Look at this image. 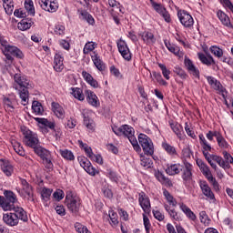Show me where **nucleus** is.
I'll list each match as a JSON object with an SVG mask.
<instances>
[{"instance_id": "f257e3e1", "label": "nucleus", "mask_w": 233, "mask_h": 233, "mask_svg": "<svg viewBox=\"0 0 233 233\" xmlns=\"http://www.w3.org/2000/svg\"><path fill=\"white\" fill-rule=\"evenodd\" d=\"M13 88L17 90L21 105L26 106L30 97L28 88H32V82L25 76L16 73L14 75Z\"/></svg>"}, {"instance_id": "f03ea898", "label": "nucleus", "mask_w": 233, "mask_h": 233, "mask_svg": "<svg viewBox=\"0 0 233 233\" xmlns=\"http://www.w3.org/2000/svg\"><path fill=\"white\" fill-rule=\"evenodd\" d=\"M111 128L114 134L118 137H127V139L131 143L136 152H141V147H139V144L137 143V139L136 138V136H134V134H136L134 127L128 125H123L120 127L113 125L111 126Z\"/></svg>"}, {"instance_id": "7ed1b4c3", "label": "nucleus", "mask_w": 233, "mask_h": 233, "mask_svg": "<svg viewBox=\"0 0 233 233\" xmlns=\"http://www.w3.org/2000/svg\"><path fill=\"white\" fill-rule=\"evenodd\" d=\"M22 134L24 136V143L26 147L33 148V150L39 146V138L37 137V134L30 131V129L25 127L21 128Z\"/></svg>"}, {"instance_id": "20e7f679", "label": "nucleus", "mask_w": 233, "mask_h": 233, "mask_svg": "<svg viewBox=\"0 0 233 233\" xmlns=\"http://www.w3.org/2000/svg\"><path fill=\"white\" fill-rule=\"evenodd\" d=\"M20 185L22 187H17L16 190L21 198L34 202V187L25 178H20Z\"/></svg>"}, {"instance_id": "39448f33", "label": "nucleus", "mask_w": 233, "mask_h": 233, "mask_svg": "<svg viewBox=\"0 0 233 233\" xmlns=\"http://www.w3.org/2000/svg\"><path fill=\"white\" fill-rule=\"evenodd\" d=\"M66 205L70 212L76 214V212H79V207H81V199H79V197L74 194V192L69 190L66 195Z\"/></svg>"}, {"instance_id": "423d86ee", "label": "nucleus", "mask_w": 233, "mask_h": 233, "mask_svg": "<svg viewBox=\"0 0 233 233\" xmlns=\"http://www.w3.org/2000/svg\"><path fill=\"white\" fill-rule=\"evenodd\" d=\"M138 143L142 147V149L146 156H153L154 155V143H152V139L148 137V136L145 134L138 135Z\"/></svg>"}, {"instance_id": "0eeeda50", "label": "nucleus", "mask_w": 233, "mask_h": 233, "mask_svg": "<svg viewBox=\"0 0 233 233\" xmlns=\"http://www.w3.org/2000/svg\"><path fill=\"white\" fill-rule=\"evenodd\" d=\"M4 203L2 205L3 210H12L14 207H15V203H17V196L13 191H5L4 193Z\"/></svg>"}, {"instance_id": "6e6552de", "label": "nucleus", "mask_w": 233, "mask_h": 233, "mask_svg": "<svg viewBox=\"0 0 233 233\" xmlns=\"http://www.w3.org/2000/svg\"><path fill=\"white\" fill-rule=\"evenodd\" d=\"M78 145L80 148H84L87 157L91 159V161H95L98 165H103V157L101 155H96L92 152V147H88L86 144L83 143L81 140H78Z\"/></svg>"}, {"instance_id": "1a4fd4ad", "label": "nucleus", "mask_w": 233, "mask_h": 233, "mask_svg": "<svg viewBox=\"0 0 233 233\" xmlns=\"http://www.w3.org/2000/svg\"><path fill=\"white\" fill-rule=\"evenodd\" d=\"M81 114L85 127H86L87 130L94 132V128H96V123H94V120L92 119V114H94V111L86 108L81 110Z\"/></svg>"}, {"instance_id": "9d476101", "label": "nucleus", "mask_w": 233, "mask_h": 233, "mask_svg": "<svg viewBox=\"0 0 233 233\" xmlns=\"http://www.w3.org/2000/svg\"><path fill=\"white\" fill-rule=\"evenodd\" d=\"M78 161L82 168H84V170L87 172L89 176H97V174H99V170L94 167L90 160H88L86 157H78Z\"/></svg>"}, {"instance_id": "9b49d317", "label": "nucleus", "mask_w": 233, "mask_h": 233, "mask_svg": "<svg viewBox=\"0 0 233 233\" xmlns=\"http://www.w3.org/2000/svg\"><path fill=\"white\" fill-rule=\"evenodd\" d=\"M138 203L144 214H150L152 206L150 205V198L145 192L138 194Z\"/></svg>"}, {"instance_id": "f8f14e48", "label": "nucleus", "mask_w": 233, "mask_h": 233, "mask_svg": "<svg viewBox=\"0 0 233 233\" xmlns=\"http://www.w3.org/2000/svg\"><path fill=\"white\" fill-rule=\"evenodd\" d=\"M177 17L185 28H191V26H194V18L192 15H190V14H188V12L178 11Z\"/></svg>"}, {"instance_id": "ddd939ff", "label": "nucleus", "mask_w": 233, "mask_h": 233, "mask_svg": "<svg viewBox=\"0 0 233 233\" xmlns=\"http://www.w3.org/2000/svg\"><path fill=\"white\" fill-rule=\"evenodd\" d=\"M96 49V43L94 42H88L85 45L84 47V54L85 57L87 59H99V55H97V52L94 51Z\"/></svg>"}, {"instance_id": "4468645a", "label": "nucleus", "mask_w": 233, "mask_h": 233, "mask_svg": "<svg viewBox=\"0 0 233 233\" xmlns=\"http://www.w3.org/2000/svg\"><path fill=\"white\" fill-rule=\"evenodd\" d=\"M184 66L186 70L188 72V74H190V76H193V77H195L196 79H199V76H200L199 68L196 66V65L194 64V62H192V60L185 59Z\"/></svg>"}, {"instance_id": "2eb2a0df", "label": "nucleus", "mask_w": 233, "mask_h": 233, "mask_svg": "<svg viewBox=\"0 0 233 233\" xmlns=\"http://www.w3.org/2000/svg\"><path fill=\"white\" fill-rule=\"evenodd\" d=\"M199 187L205 198L209 199V201H216L214 192H212V188H210V186H208V183H207V181H200Z\"/></svg>"}, {"instance_id": "dca6fc26", "label": "nucleus", "mask_w": 233, "mask_h": 233, "mask_svg": "<svg viewBox=\"0 0 233 233\" xmlns=\"http://www.w3.org/2000/svg\"><path fill=\"white\" fill-rule=\"evenodd\" d=\"M86 98L91 106H94L95 108H98V106H101V102H99V97H97V95L94 93L92 90H86Z\"/></svg>"}, {"instance_id": "f3484780", "label": "nucleus", "mask_w": 233, "mask_h": 233, "mask_svg": "<svg viewBox=\"0 0 233 233\" xmlns=\"http://www.w3.org/2000/svg\"><path fill=\"white\" fill-rule=\"evenodd\" d=\"M41 8L46 12L54 13L59 8L56 0H41L39 2Z\"/></svg>"}, {"instance_id": "a211bd4d", "label": "nucleus", "mask_w": 233, "mask_h": 233, "mask_svg": "<svg viewBox=\"0 0 233 233\" xmlns=\"http://www.w3.org/2000/svg\"><path fill=\"white\" fill-rule=\"evenodd\" d=\"M4 54L7 57V59H14V57H15L16 59H23V57H25L23 51H21V49H19L17 46H14L9 47L7 52Z\"/></svg>"}, {"instance_id": "6ab92c4d", "label": "nucleus", "mask_w": 233, "mask_h": 233, "mask_svg": "<svg viewBox=\"0 0 233 233\" xmlns=\"http://www.w3.org/2000/svg\"><path fill=\"white\" fill-rule=\"evenodd\" d=\"M117 48L124 59H132V55L130 54V49H128V46H127V42L120 39L117 42Z\"/></svg>"}, {"instance_id": "aec40b11", "label": "nucleus", "mask_w": 233, "mask_h": 233, "mask_svg": "<svg viewBox=\"0 0 233 233\" xmlns=\"http://www.w3.org/2000/svg\"><path fill=\"white\" fill-rule=\"evenodd\" d=\"M0 168L7 177H10L12 174H14V165H12L8 160L1 159Z\"/></svg>"}, {"instance_id": "412c9836", "label": "nucleus", "mask_w": 233, "mask_h": 233, "mask_svg": "<svg viewBox=\"0 0 233 233\" xmlns=\"http://www.w3.org/2000/svg\"><path fill=\"white\" fill-rule=\"evenodd\" d=\"M205 77L211 88L217 90V92H220L221 94L225 92V88L221 85V82L218 81L214 76H206Z\"/></svg>"}, {"instance_id": "4be33fe9", "label": "nucleus", "mask_w": 233, "mask_h": 233, "mask_svg": "<svg viewBox=\"0 0 233 233\" xmlns=\"http://www.w3.org/2000/svg\"><path fill=\"white\" fill-rule=\"evenodd\" d=\"M197 165L200 172H202L203 176L206 177V179H209L210 177H214L212 176V171H210V167H208V165L204 163L203 160L197 159Z\"/></svg>"}, {"instance_id": "5701e85b", "label": "nucleus", "mask_w": 233, "mask_h": 233, "mask_svg": "<svg viewBox=\"0 0 233 233\" xmlns=\"http://www.w3.org/2000/svg\"><path fill=\"white\" fill-rule=\"evenodd\" d=\"M51 110L58 117V119H65L66 112L65 108H63L59 103L52 102L51 104Z\"/></svg>"}, {"instance_id": "b1692460", "label": "nucleus", "mask_w": 233, "mask_h": 233, "mask_svg": "<svg viewBox=\"0 0 233 233\" xmlns=\"http://www.w3.org/2000/svg\"><path fill=\"white\" fill-rule=\"evenodd\" d=\"M12 210L14 211V216H16V220L19 221V219H21V221H28V215H26V211H25L23 208L14 206Z\"/></svg>"}, {"instance_id": "393cba45", "label": "nucleus", "mask_w": 233, "mask_h": 233, "mask_svg": "<svg viewBox=\"0 0 233 233\" xmlns=\"http://www.w3.org/2000/svg\"><path fill=\"white\" fill-rule=\"evenodd\" d=\"M169 127L171 130H173L174 134L178 137L181 141L183 139V126H181L177 122L170 121Z\"/></svg>"}, {"instance_id": "a878e982", "label": "nucleus", "mask_w": 233, "mask_h": 233, "mask_svg": "<svg viewBox=\"0 0 233 233\" xmlns=\"http://www.w3.org/2000/svg\"><path fill=\"white\" fill-rule=\"evenodd\" d=\"M3 221L9 227H15L19 223L17 217L14 213H5L3 217Z\"/></svg>"}, {"instance_id": "bb28decb", "label": "nucleus", "mask_w": 233, "mask_h": 233, "mask_svg": "<svg viewBox=\"0 0 233 233\" xmlns=\"http://www.w3.org/2000/svg\"><path fill=\"white\" fill-rule=\"evenodd\" d=\"M139 35L146 45H154L156 43V36L148 31H144Z\"/></svg>"}, {"instance_id": "cd10ccee", "label": "nucleus", "mask_w": 233, "mask_h": 233, "mask_svg": "<svg viewBox=\"0 0 233 233\" xmlns=\"http://www.w3.org/2000/svg\"><path fill=\"white\" fill-rule=\"evenodd\" d=\"M192 168H193L192 164L187 162V160H184L182 178L185 181H188V179H192Z\"/></svg>"}, {"instance_id": "c85d7f7f", "label": "nucleus", "mask_w": 233, "mask_h": 233, "mask_svg": "<svg viewBox=\"0 0 233 233\" xmlns=\"http://www.w3.org/2000/svg\"><path fill=\"white\" fill-rule=\"evenodd\" d=\"M163 196L167 203V205H168L170 208L177 207V200L174 198V196H172V194H170V192H168V190L164 189Z\"/></svg>"}, {"instance_id": "c756f323", "label": "nucleus", "mask_w": 233, "mask_h": 233, "mask_svg": "<svg viewBox=\"0 0 233 233\" xmlns=\"http://www.w3.org/2000/svg\"><path fill=\"white\" fill-rule=\"evenodd\" d=\"M164 208L167 212L169 218L173 219V221H180L181 219V215L176 211L175 208H170L168 204H164Z\"/></svg>"}, {"instance_id": "7c9ffc66", "label": "nucleus", "mask_w": 233, "mask_h": 233, "mask_svg": "<svg viewBox=\"0 0 233 233\" xmlns=\"http://www.w3.org/2000/svg\"><path fill=\"white\" fill-rule=\"evenodd\" d=\"M224 159L222 158V164L221 168H224L225 170L230 168V165L233 163V157L232 155H230L227 151H223Z\"/></svg>"}, {"instance_id": "2f4dec72", "label": "nucleus", "mask_w": 233, "mask_h": 233, "mask_svg": "<svg viewBox=\"0 0 233 233\" xmlns=\"http://www.w3.org/2000/svg\"><path fill=\"white\" fill-rule=\"evenodd\" d=\"M154 9L156 10V12H157V14H161L162 17L165 19L167 23H170V15L167 11V9L163 7V5L155 4Z\"/></svg>"}, {"instance_id": "473e14b6", "label": "nucleus", "mask_w": 233, "mask_h": 233, "mask_svg": "<svg viewBox=\"0 0 233 233\" xmlns=\"http://www.w3.org/2000/svg\"><path fill=\"white\" fill-rule=\"evenodd\" d=\"M82 77L85 79V81L90 85V86H93V88H98L99 83L96 82V79L86 71L82 72Z\"/></svg>"}, {"instance_id": "72a5a7b5", "label": "nucleus", "mask_w": 233, "mask_h": 233, "mask_svg": "<svg viewBox=\"0 0 233 233\" xmlns=\"http://www.w3.org/2000/svg\"><path fill=\"white\" fill-rule=\"evenodd\" d=\"M179 208L180 210H182V212H184V214H186L187 218H188V219H191V221H196L197 217L196 214L193 213L192 209H190V208H188L187 205L183 204V203H179Z\"/></svg>"}, {"instance_id": "f704fd0d", "label": "nucleus", "mask_w": 233, "mask_h": 233, "mask_svg": "<svg viewBox=\"0 0 233 233\" xmlns=\"http://www.w3.org/2000/svg\"><path fill=\"white\" fill-rule=\"evenodd\" d=\"M181 170L183 169L181 168L180 164H171L167 166L166 172L168 176H176V174H179Z\"/></svg>"}, {"instance_id": "c9c22d12", "label": "nucleus", "mask_w": 233, "mask_h": 233, "mask_svg": "<svg viewBox=\"0 0 233 233\" xmlns=\"http://www.w3.org/2000/svg\"><path fill=\"white\" fill-rule=\"evenodd\" d=\"M34 152L35 154H36V156L41 157V159H45V157H47L48 156L52 155L49 150L39 145L34 148Z\"/></svg>"}, {"instance_id": "e433bc0d", "label": "nucleus", "mask_w": 233, "mask_h": 233, "mask_svg": "<svg viewBox=\"0 0 233 233\" xmlns=\"http://www.w3.org/2000/svg\"><path fill=\"white\" fill-rule=\"evenodd\" d=\"M11 145L15 152L18 154V156H22V157H25V156H26L25 148H23V146H21V143L17 142V140H12Z\"/></svg>"}, {"instance_id": "4c0bfd02", "label": "nucleus", "mask_w": 233, "mask_h": 233, "mask_svg": "<svg viewBox=\"0 0 233 233\" xmlns=\"http://www.w3.org/2000/svg\"><path fill=\"white\" fill-rule=\"evenodd\" d=\"M32 25H34V21L29 18H24L18 23L19 30L25 31L32 28Z\"/></svg>"}, {"instance_id": "58836bf2", "label": "nucleus", "mask_w": 233, "mask_h": 233, "mask_svg": "<svg viewBox=\"0 0 233 233\" xmlns=\"http://www.w3.org/2000/svg\"><path fill=\"white\" fill-rule=\"evenodd\" d=\"M217 15L219 21H221L222 25H224V26H228V28L232 26V25L230 24V18L223 11H218L217 13Z\"/></svg>"}, {"instance_id": "ea45409f", "label": "nucleus", "mask_w": 233, "mask_h": 233, "mask_svg": "<svg viewBox=\"0 0 233 233\" xmlns=\"http://www.w3.org/2000/svg\"><path fill=\"white\" fill-rule=\"evenodd\" d=\"M71 94L78 101H85V94H83V89L79 87H71Z\"/></svg>"}, {"instance_id": "a19ab883", "label": "nucleus", "mask_w": 233, "mask_h": 233, "mask_svg": "<svg viewBox=\"0 0 233 233\" xmlns=\"http://www.w3.org/2000/svg\"><path fill=\"white\" fill-rule=\"evenodd\" d=\"M35 121H37V123H39L40 125H43V127H46V128H50V130H54V128H56V123L49 121L46 118H35Z\"/></svg>"}, {"instance_id": "79ce46f5", "label": "nucleus", "mask_w": 233, "mask_h": 233, "mask_svg": "<svg viewBox=\"0 0 233 233\" xmlns=\"http://www.w3.org/2000/svg\"><path fill=\"white\" fill-rule=\"evenodd\" d=\"M162 148L168 154L169 156H176L177 152L176 151V147L167 141L162 142Z\"/></svg>"}, {"instance_id": "37998d69", "label": "nucleus", "mask_w": 233, "mask_h": 233, "mask_svg": "<svg viewBox=\"0 0 233 233\" xmlns=\"http://www.w3.org/2000/svg\"><path fill=\"white\" fill-rule=\"evenodd\" d=\"M32 109H33V112H35V114L36 116H43V114L45 112V108H43V105H41V103L37 102V101L33 102Z\"/></svg>"}, {"instance_id": "c03bdc74", "label": "nucleus", "mask_w": 233, "mask_h": 233, "mask_svg": "<svg viewBox=\"0 0 233 233\" xmlns=\"http://www.w3.org/2000/svg\"><path fill=\"white\" fill-rule=\"evenodd\" d=\"M4 8L7 15H12L14 12V0H3Z\"/></svg>"}, {"instance_id": "a18cd8bd", "label": "nucleus", "mask_w": 233, "mask_h": 233, "mask_svg": "<svg viewBox=\"0 0 233 233\" xmlns=\"http://www.w3.org/2000/svg\"><path fill=\"white\" fill-rule=\"evenodd\" d=\"M25 8L28 15H35V8H34V2L32 0L25 1Z\"/></svg>"}, {"instance_id": "49530a36", "label": "nucleus", "mask_w": 233, "mask_h": 233, "mask_svg": "<svg viewBox=\"0 0 233 233\" xmlns=\"http://www.w3.org/2000/svg\"><path fill=\"white\" fill-rule=\"evenodd\" d=\"M217 143L219 148H221V150L227 151L228 150V148H230V144L227 142V139H225L224 137H218Z\"/></svg>"}, {"instance_id": "de8ad7c7", "label": "nucleus", "mask_w": 233, "mask_h": 233, "mask_svg": "<svg viewBox=\"0 0 233 233\" xmlns=\"http://www.w3.org/2000/svg\"><path fill=\"white\" fill-rule=\"evenodd\" d=\"M140 165L144 167V168H150L153 165L152 159L140 154Z\"/></svg>"}, {"instance_id": "09e8293b", "label": "nucleus", "mask_w": 233, "mask_h": 233, "mask_svg": "<svg viewBox=\"0 0 233 233\" xmlns=\"http://www.w3.org/2000/svg\"><path fill=\"white\" fill-rule=\"evenodd\" d=\"M59 153L62 157H64V159H66L67 161H74V159H76V157H74V153H72V151L68 149H60Z\"/></svg>"}, {"instance_id": "8fccbe9b", "label": "nucleus", "mask_w": 233, "mask_h": 233, "mask_svg": "<svg viewBox=\"0 0 233 233\" xmlns=\"http://www.w3.org/2000/svg\"><path fill=\"white\" fill-rule=\"evenodd\" d=\"M108 5L113 8L110 10L111 14H114V12H116V14L121 12V4H119V2L116 0H108Z\"/></svg>"}, {"instance_id": "3c124183", "label": "nucleus", "mask_w": 233, "mask_h": 233, "mask_svg": "<svg viewBox=\"0 0 233 233\" xmlns=\"http://www.w3.org/2000/svg\"><path fill=\"white\" fill-rule=\"evenodd\" d=\"M53 189L43 187L41 190V198L43 201H50V197L52 196Z\"/></svg>"}, {"instance_id": "603ef678", "label": "nucleus", "mask_w": 233, "mask_h": 233, "mask_svg": "<svg viewBox=\"0 0 233 233\" xmlns=\"http://www.w3.org/2000/svg\"><path fill=\"white\" fill-rule=\"evenodd\" d=\"M109 218H110V225L111 227H117L119 220H117V213L114 210H109L108 213Z\"/></svg>"}, {"instance_id": "864d4df0", "label": "nucleus", "mask_w": 233, "mask_h": 233, "mask_svg": "<svg viewBox=\"0 0 233 233\" xmlns=\"http://www.w3.org/2000/svg\"><path fill=\"white\" fill-rule=\"evenodd\" d=\"M198 139L202 148H205L206 150H212V146L208 144V141H207V138H205L203 134H199Z\"/></svg>"}, {"instance_id": "5fc2aeb1", "label": "nucleus", "mask_w": 233, "mask_h": 233, "mask_svg": "<svg viewBox=\"0 0 233 233\" xmlns=\"http://www.w3.org/2000/svg\"><path fill=\"white\" fill-rule=\"evenodd\" d=\"M199 219L200 223L205 227H208L210 225V218H208V215H207L206 211H201L199 213Z\"/></svg>"}, {"instance_id": "6e6d98bb", "label": "nucleus", "mask_w": 233, "mask_h": 233, "mask_svg": "<svg viewBox=\"0 0 233 233\" xmlns=\"http://www.w3.org/2000/svg\"><path fill=\"white\" fill-rule=\"evenodd\" d=\"M211 54H213V56H215V57H218V59L223 57V49L219 48L217 46H212L209 48Z\"/></svg>"}, {"instance_id": "4d7b16f0", "label": "nucleus", "mask_w": 233, "mask_h": 233, "mask_svg": "<svg viewBox=\"0 0 233 233\" xmlns=\"http://www.w3.org/2000/svg\"><path fill=\"white\" fill-rule=\"evenodd\" d=\"M153 77L162 86H167V85H168V83L167 81H165V79H163V76H161V73H157L156 71H153Z\"/></svg>"}, {"instance_id": "13d9d810", "label": "nucleus", "mask_w": 233, "mask_h": 233, "mask_svg": "<svg viewBox=\"0 0 233 233\" xmlns=\"http://www.w3.org/2000/svg\"><path fill=\"white\" fill-rule=\"evenodd\" d=\"M0 44H1V50L3 54L6 53L8 50H10L11 46L8 44V41L5 39V36H0Z\"/></svg>"}, {"instance_id": "bf43d9fd", "label": "nucleus", "mask_w": 233, "mask_h": 233, "mask_svg": "<svg viewBox=\"0 0 233 233\" xmlns=\"http://www.w3.org/2000/svg\"><path fill=\"white\" fill-rule=\"evenodd\" d=\"M53 68L56 72H61L63 68H65V65L63 64V60L61 59H55L53 62Z\"/></svg>"}, {"instance_id": "052dcab7", "label": "nucleus", "mask_w": 233, "mask_h": 233, "mask_svg": "<svg viewBox=\"0 0 233 233\" xmlns=\"http://www.w3.org/2000/svg\"><path fill=\"white\" fill-rule=\"evenodd\" d=\"M143 222H144L146 232L150 233V228H152V224H150V219L148 218V216H147V213H143Z\"/></svg>"}, {"instance_id": "680f3d73", "label": "nucleus", "mask_w": 233, "mask_h": 233, "mask_svg": "<svg viewBox=\"0 0 233 233\" xmlns=\"http://www.w3.org/2000/svg\"><path fill=\"white\" fill-rule=\"evenodd\" d=\"M94 65L100 72L106 70V65L101 59H94Z\"/></svg>"}, {"instance_id": "e2e57ef3", "label": "nucleus", "mask_w": 233, "mask_h": 233, "mask_svg": "<svg viewBox=\"0 0 233 233\" xmlns=\"http://www.w3.org/2000/svg\"><path fill=\"white\" fill-rule=\"evenodd\" d=\"M174 73L177 74V76H179L180 79H187V77H188L187 72H185V70L178 66L175 67Z\"/></svg>"}, {"instance_id": "0e129e2a", "label": "nucleus", "mask_w": 233, "mask_h": 233, "mask_svg": "<svg viewBox=\"0 0 233 233\" xmlns=\"http://www.w3.org/2000/svg\"><path fill=\"white\" fill-rule=\"evenodd\" d=\"M75 228H76V232H78V233H92V232H90V230H88V228L83 226L79 222H76L75 224Z\"/></svg>"}, {"instance_id": "69168bd1", "label": "nucleus", "mask_w": 233, "mask_h": 233, "mask_svg": "<svg viewBox=\"0 0 233 233\" xmlns=\"http://www.w3.org/2000/svg\"><path fill=\"white\" fill-rule=\"evenodd\" d=\"M159 68L162 71V75L167 81L170 79V70L167 68V66L163 64H158Z\"/></svg>"}, {"instance_id": "338daca9", "label": "nucleus", "mask_w": 233, "mask_h": 233, "mask_svg": "<svg viewBox=\"0 0 233 233\" xmlns=\"http://www.w3.org/2000/svg\"><path fill=\"white\" fill-rule=\"evenodd\" d=\"M53 198L56 201H61V199L65 198V191H63L62 189H56L53 193Z\"/></svg>"}, {"instance_id": "774afa93", "label": "nucleus", "mask_w": 233, "mask_h": 233, "mask_svg": "<svg viewBox=\"0 0 233 233\" xmlns=\"http://www.w3.org/2000/svg\"><path fill=\"white\" fill-rule=\"evenodd\" d=\"M43 164L45 165L46 168H53L54 164L52 163V155H49L46 157L45 158H42Z\"/></svg>"}]
</instances>
